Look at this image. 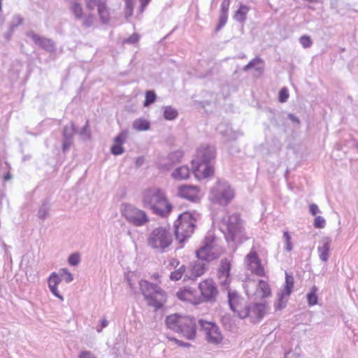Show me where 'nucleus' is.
<instances>
[{"label":"nucleus","instance_id":"obj_14","mask_svg":"<svg viewBox=\"0 0 358 358\" xmlns=\"http://www.w3.org/2000/svg\"><path fill=\"white\" fill-rule=\"evenodd\" d=\"M183 157V153L180 150H176L170 152L167 156L159 159L157 167L162 171H169L174 165L179 163Z\"/></svg>","mask_w":358,"mask_h":358},{"label":"nucleus","instance_id":"obj_8","mask_svg":"<svg viewBox=\"0 0 358 358\" xmlns=\"http://www.w3.org/2000/svg\"><path fill=\"white\" fill-rule=\"evenodd\" d=\"M234 197V191L230 185L225 182H217L211 189L209 199L212 203L225 206L229 204Z\"/></svg>","mask_w":358,"mask_h":358},{"label":"nucleus","instance_id":"obj_35","mask_svg":"<svg viewBox=\"0 0 358 358\" xmlns=\"http://www.w3.org/2000/svg\"><path fill=\"white\" fill-rule=\"evenodd\" d=\"M249 10V8L245 5L241 4L239 9L236 12L234 18L240 22H244L246 20V15Z\"/></svg>","mask_w":358,"mask_h":358},{"label":"nucleus","instance_id":"obj_11","mask_svg":"<svg viewBox=\"0 0 358 358\" xmlns=\"http://www.w3.org/2000/svg\"><path fill=\"white\" fill-rule=\"evenodd\" d=\"M199 289L201 292L199 297L202 302L214 303L218 296V289L215 282L212 279H206L199 284Z\"/></svg>","mask_w":358,"mask_h":358},{"label":"nucleus","instance_id":"obj_36","mask_svg":"<svg viewBox=\"0 0 358 358\" xmlns=\"http://www.w3.org/2000/svg\"><path fill=\"white\" fill-rule=\"evenodd\" d=\"M317 287L314 285L311 287L310 292L307 294V302L310 306H315L317 303Z\"/></svg>","mask_w":358,"mask_h":358},{"label":"nucleus","instance_id":"obj_41","mask_svg":"<svg viewBox=\"0 0 358 358\" xmlns=\"http://www.w3.org/2000/svg\"><path fill=\"white\" fill-rule=\"evenodd\" d=\"M68 262L71 266H76L78 265L80 262V255L78 252H75L71 255L68 258Z\"/></svg>","mask_w":358,"mask_h":358},{"label":"nucleus","instance_id":"obj_2","mask_svg":"<svg viewBox=\"0 0 358 358\" xmlns=\"http://www.w3.org/2000/svg\"><path fill=\"white\" fill-rule=\"evenodd\" d=\"M219 226L228 243H241L246 239L239 214L227 215L220 220Z\"/></svg>","mask_w":358,"mask_h":358},{"label":"nucleus","instance_id":"obj_29","mask_svg":"<svg viewBox=\"0 0 358 358\" xmlns=\"http://www.w3.org/2000/svg\"><path fill=\"white\" fill-rule=\"evenodd\" d=\"M50 201L49 199H45L43 200L41 206L38 210V217L40 220H45L50 215Z\"/></svg>","mask_w":358,"mask_h":358},{"label":"nucleus","instance_id":"obj_45","mask_svg":"<svg viewBox=\"0 0 358 358\" xmlns=\"http://www.w3.org/2000/svg\"><path fill=\"white\" fill-rule=\"evenodd\" d=\"M59 274L62 276V275H64L65 278H64V280L66 283H69L71 282V281L73 280V275L71 273H70L69 271V270L67 268H61L59 270Z\"/></svg>","mask_w":358,"mask_h":358},{"label":"nucleus","instance_id":"obj_34","mask_svg":"<svg viewBox=\"0 0 358 358\" xmlns=\"http://www.w3.org/2000/svg\"><path fill=\"white\" fill-rule=\"evenodd\" d=\"M70 10L73 14L75 18L78 20H80L83 17V10L82 6L77 2L71 3L70 6Z\"/></svg>","mask_w":358,"mask_h":358},{"label":"nucleus","instance_id":"obj_20","mask_svg":"<svg viewBox=\"0 0 358 358\" xmlns=\"http://www.w3.org/2000/svg\"><path fill=\"white\" fill-rule=\"evenodd\" d=\"M177 296L182 301L197 305L202 303L201 299L196 295V292L191 288H185L177 292Z\"/></svg>","mask_w":358,"mask_h":358},{"label":"nucleus","instance_id":"obj_19","mask_svg":"<svg viewBox=\"0 0 358 358\" xmlns=\"http://www.w3.org/2000/svg\"><path fill=\"white\" fill-rule=\"evenodd\" d=\"M215 158V148L210 145H202L197 150L195 159L214 163Z\"/></svg>","mask_w":358,"mask_h":358},{"label":"nucleus","instance_id":"obj_57","mask_svg":"<svg viewBox=\"0 0 358 358\" xmlns=\"http://www.w3.org/2000/svg\"><path fill=\"white\" fill-rule=\"evenodd\" d=\"M309 210L313 215H315L317 213H320V209L318 206L315 203H312L310 205Z\"/></svg>","mask_w":358,"mask_h":358},{"label":"nucleus","instance_id":"obj_63","mask_svg":"<svg viewBox=\"0 0 358 358\" xmlns=\"http://www.w3.org/2000/svg\"><path fill=\"white\" fill-rule=\"evenodd\" d=\"M13 31H11V27H10L8 32L5 36L7 40H10V38H11V36L13 35Z\"/></svg>","mask_w":358,"mask_h":358},{"label":"nucleus","instance_id":"obj_28","mask_svg":"<svg viewBox=\"0 0 358 358\" xmlns=\"http://www.w3.org/2000/svg\"><path fill=\"white\" fill-rule=\"evenodd\" d=\"M228 303L230 307V309L232 310L235 308L237 306L241 303H244V299L241 297L235 291H228Z\"/></svg>","mask_w":358,"mask_h":358},{"label":"nucleus","instance_id":"obj_31","mask_svg":"<svg viewBox=\"0 0 358 358\" xmlns=\"http://www.w3.org/2000/svg\"><path fill=\"white\" fill-rule=\"evenodd\" d=\"M257 292L261 293L262 298L268 297L271 294V290L268 283L263 280H259L257 284Z\"/></svg>","mask_w":358,"mask_h":358},{"label":"nucleus","instance_id":"obj_39","mask_svg":"<svg viewBox=\"0 0 358 358\" xmlns=\"http://www.w3.org/2000/svg\"><path fill=\"white\" fill-rule=\"evenodd\" d=\"M79 135L84 141L90 140L91 138V132L89 128V122L87 121L85 125L79 131Z\"/></svg>","mask_w":358,"mask_h":358},{"label":"nucleus","instance_id":"obj_48","mask_svg":"<svg viewBox=\"0 0 358 358\" xmlns=\"http://www.w3.org/2000/svg\"><path fill=\"white\" fill-rule=\"evenodd\" d=\"M103 0H86V7L90 10H93L95 8L98 9L99 4L101 3Z\"/></svg>","mask_w":358,"mask_h":358},{"label":"nucleus","instance_id":"obj_25","mask_svg":"<svg viewBox=\"0 0 358 358\" xmlns=\"http://www.w3.org/2000/svg\"><path fill=\"white\" fill-rule=\"evenodd\" d=\"M331 240L329 237H325L322 241V245L317 247V253L320 259L323 262H327L330 256V245Z\"/></svg>","mask_w":358,"mask_h":358},{"label":"nucleus","instance_id":"obj_27","mask_svg":"<svg viewBox=\"0 0 358 358\" xmlns=\"http://www.w3.org/2000/svg\"><path fill=\"white\" fill-rule=\"evenodd\" d=\"M190 170L186 165L180 166L171 173V177L176 180H187L189 178Z\"/></svg>","mask_w":358,"mask_h":358},{"label":"nucleus","instance_id":"obj_10","mask_svg":"<svg viewBox=\"0 0 358 358\" xmlns=\"http://www.w3.org/2000/svg\"><path fill=\"white\" fill-rule=\"evenodd\" d=\"M198 323L201 327V331L203 332L205 338L208 343L218 345L222 343L223 336L220 328L214 322L199 320Z\"/></svg>","mask_w":358,"mask_h":358},{"label":"nucleus","instance_id":"obj_38","mask_svg":"<svg viewBox=\"0 0 358 358\" xmlns=\"http://www.w3.org/2000/svg\"><path fill=\"white\" fill-rule=\"evenodd\" d=\"M186 271V267L182 265L178 270L172 272L170 275V279L172 280H179L182 278Z\"/></svg>","mask_w":358,"mask_h":358},{"label":"nucleus","instance_id":"obj_30","mask_svg":"<svg viewBox=\"0 0 358 358\" xmlns=\"http://www.w3.org/2000/svg\"><path fill=\"white\" fill-rule=\"evenodd\" d=\"M252 68H255L257 71L259 73H262L264 69L263 59L259 57H256L243 67V71H248Z\"/></svg>","mask_w":358,"mask_h":358},{"label":"nucleus","instance_id":"obj_21","mask_svg":"<svg viewBox=\"0 0 358 358\" xmlns=\"http://www.w3.org/2000/svg\"><path fill=\"white\" fill-rule=\"evenodd\" d=\"M231 270V263L227 259H222L220 268L218 269V279L220 283L226 287L229 282V275Z\"/></svg>","mask_w":358,"mask_h":358},{"label":"nucleus","instance_id":"obj_32","mask_svg":"<svg viewBox=\"0 0 358 358\" xmlns=\"http://www.w3.org/2000/svg\"><path fill=\"white\" fill-rule=\"evenodd\" d=\"M233 312L236 313L237 316L240 318H245L248 316L249 314V306L246 304V302L244 301V303H241L240 305L235 307V308L231 310Z\"/></svg>","mask_w":358,"mask_h":358},{"label":"nucleus","instance_id":"obj_33","mask_svg":"<svg viewBox=\"0 0 358 358\" xmlns=\"http://www.w3.org/2000/svg\"><path fill=\"white\" fill-rule=\"evenodd\" d=\"M133 128L138 131H147L150 129V122L143 118L136 119L132 124Z\"/></svg>","mask_w":358,"mask_h":358},{"label":"nucleus","instance_id":"obj_43","mask_svg":"<svg viewBox=\"0 0 358 358\" xmlns=\"http://www.w3.org/2000/svg\"><path fill=\"white\" fill-rule=\"evenodd\" d=\"M94 21V16L92 14H89L85 17H83L82 24L84 27L88 28L93 25Z\"/></svg>","mask_w":358,"mask_h":358},{"label":"nucleus","instance_id":"obj_26","mask_svg":"<svg viewBox=\"0 0 358 358\" xmlns=\"http://www.w3.org/2000/svg\"><path fill=\"white\" fill-rule=\"evenodd\" d=\"M97 12L100 21L103 24H108L110 21V9L106 0H103L101 3L99 4Z\"/></svg>","mask_w":358,"mask_h":358},{"label":"nucleus","instance_id":"obj_47","mask_svg":"<svg viewBox=\"0 0 358 358\" xmlns=\"http://www.w3.org/2000/svg\"><path fill=\"white\" fill-rule=\"evenodd\" d=\"M300 43L304 48H308L311 46L312 41L310 36L303 35L299 38Z\"/></svg>","mask_w":358,"mask_h":358},{"label":"nucleus","instance_id":"obj_6","mask_svg":"<svg viewBox=\"0 0 358 358\" xmlns=\"http://www.w3.org/2000/svg\"><path fill=\"white\" fill-rule=\"evenodd\" d=\"M173 242V236L169 229L163 227L155 228L149 234L147 243L152 249L163 253Z\"/></svg>","mask_w":358,"mask_h":358},{"label":"nucleus","instance_id":"obj_56","mask_svg":"<svg viewBox=\"0 0 358 358\" xmlns=\"http://www.w3.org/2000/svg\"><path fill=\"white\" fill-rule=\"evenodd\" d=\"M166 338L169 341H174L175 343H176L180 346L188 348V347H189L191 345L190 343H185V342L180 341L178 340L177 338H175L173 337H170V336H167Z\"/></svg>","mask_w":358,"mask_h":358},{"label":"nucleus","instance_id":"obj_46","mask_svg":"<svg viewBox=\"0 0 358 358\" xmlns=\"http://www.w3.org/2000/svg\"><path fill=\"white\" fill-rule=\"evenodd\" d=\"M326 221L322 216H316L314 222L313 226L317 229H323L325 227Z\"/></svg>","mask_w":358,"mask_h":358},{"label":"nucleus","instance_id":"obj_55","mask_svg":"<svg viewBox=\"0 0 358 358\" xmlns=\"http://www.w3.org/2000/svg\"><path fill=\"white\" fill-rule=\"evenodd\" d=\"M79 358H97L96 356L90 351H82L80 352Z\"/></svg>","mask_w":358,"mask_h":358},{"label":"nucleus","instance_id":"obj_5","mask_svg":"<svg viewBox=\"0 0 358 358\" xmlns=\"http://www.w3.org/2000/svg\"><path fill=\"white\" fill-rule=\"evenodd\" d=\"M199 215L196 212L186 211L180 214L174 223L175 234L179 243L190 237L195 229Z\"/></svg>","mask_w":358,"mask_h":358},{"label":"nucleus","instance_id":"obj_16","mask_svg":"<svg viewBox=\"0 0 358 358\" xmlns=\"http://www.w3.org/2000/svg\"><path fill=\"white\" fill-rule=\"evenodd\" d=\"M199 187L195 185H185L178 189V195L192 202H197L200 200Z\"/></svg>","mask_w":358,"mask_h":358},{"label":"nucleus","instance_id":"obj_9","mask_svg":"<svg viewBox=\"0 0 358 358\" xmlns=\"http://www.w3.org/2000/svg\"><path fill=\"white\" fill-rule=\"evenodd\" d=\"M121 213L125 220L135 227H143L150 222V219L144 210L131 204H123Z\"/></svg>","mask_w":358,"mask_h":358},{"label":"nucleus","instance_id":"obj_3","mask_svg":"<svg viewBox=\"0 0 358 358\" xmlns=\"http://www.w3.org/2000/svg\"><path fill=\"white\" fill-rule=\"evenodd\" d=\"M165 323L167 328L181 334L188 340H194L196 334V322L194 317L171 314L166 317Z\"/></svg>","mask_w":358,"mask_h":358},{"label":"nucleus","instance_id":"obj_59","mask_svg":"<svg viewBox=\"0 0 358 358\" xmlns=\"http://www.w3.org/2000/svg\"><path fill=\"white\" fill-rule=\"evenodd\" d=\"M141 3L140 12L143 13L145 7L148 5L151 0H139Z\"/></svg>","mask_w":358,"mask_h":358},{"label":"nucleus","instance_id":"obj_22","mask_svg":"<svg viewBox=\"0 0 358 358\" xmlns=\"http://www.w3.org/2000/svg\"><path fill=\"white\" fill-rule=\"evenodd\" d=\"M266 313V306L265 303H258L249 306V317L254 322H259L262 320Z\"/></svg>","mask_w":358,"mask_h":358},{"label":"nucleus","instance_id":"obj_49","mask_svg":"<svg viewBox=\"0 0 358 358\" xmlns=\"http://www.w3.org/2000/svg\"><path fill=\"white\" fill-rule=\"evenodd\" d=\"M110 151L114 155H120L124 153V150L121 145L114 143L110 148Z\"/></svg>","mask_w":358,"mask_h":358},{"label":"nucleus","instance_id":"obj_4","mask_svg":"<svg viewBox=\"0 0 358 358\" xmlns=\"http://www.w3.org/2000/svg\"><path fill=\"white\" fill-rule=\"evenodd\" d=\"M138 284L140 291L149 306L159 310L166 302V293L158 283L141 280Z\"/></svg>","mask_w":358,"mask_h":358},{"label":"nucleus","instance_id":"obj_44","mask_svg":"<svg viewBox=\"0 0 358 358\" xmlns=\"http://www.w3.org/2000/svg\"><path fill=\"white\" fill-rule=\"evenodd\" d=\"M128 131H122L115 138L114 143L122 145L126 141Z\"/></svg>","mask_w":358,"mask_h":358},{"label":"nucleus","instance_id":"obj_37","mask_svg":"<svg viewBox=\"0 0 358 358\" xmlns=\"http://www.w3.org/2000/svg\"><path fill=\"white\" fill-rule=\"evenodd\" d=\"M178 113L176 109L171 106H166L164 109V117L167 120H173L178 117Z\"/></svg>","mask_w":358,"mask_h":358},{"label":"nucleus","instance_id":"obj_23","mask_svg":"<svg viewBox=\"0 0 358 358\" xmlns=\"http://www.w3.org/2000/svg\"><path fill=\"white\" fill-rule=\"evenodd\" d=\"M207 269V264L203 262H196L192 266L191 269L185 274V278L194 280L204 274Z\"/></svg>","mask_w":358,"mask_h":358},{"label":"nucleus","instance_id":"obj_13","mask_svg":"<svg viewBox=\"0 0 358 358\" xmlns=\"http://www.w3.org/2000/svg\"><path fill=\"white\" fill-rule=\"evenodd\" d=\"M214 163L192 160L193 173L199 180L212 176L214 174Z\"/></svg>","mask_w":358,"mask_h":358},{"label":"nucleus","instance_id":"obj_60","mask_svg":"<svg viewBox=\"0 0 358 358\" xmlns=\"http://www.w3.org/2000/svg\"><path fill=\"white\" fill-rule=\"evenodd\" d=\"M288 117L292 122H295V123H296L298 124H300L299 119L296 116H295L294 114H292V113L289 114L288 115Z\"/></svg>","mask_w":358,"mask_h":358},{"label":"nucleus","instance_id":"obj_15","mask_svg":"<svg viewBox=\"0 0 358 358\" xmlns=\"http://www.w3.org/2000/svg\"><path fill=\"white\" fill-rule=\"evenodd\" d=\"M248 269L258 276H264L265 271L262 265L261 260L255 251L251 250L245 257Z\"/></svg>","mask_w":358,"mask_h":358},{"label":"nucleus","instance_id":"obj_52","mask_svg":"<svg viewBox=\"0 0 358 358\" xmlns=\"http://www.w3.org/2000/svg\"><path fill=\"white\" fill-rule=\"evenodd\" d=\"M289 93L285 87L282 88L279 92V101L281 103H285L287 101Z\"/></svg>","mask_w":358,"mask_h":358},{"label":"nucleus","instance_id":"obj_62","mask_svg":"<svg viewBox=\"0 0 358 358\" xmlns=\"http://www.w3.org/2000/svg\"><path fill=\"white\" fill-rule=\"evenodd\" d=\"M160 278V275L158 273H154L150 275V279L152 280H158Z\"/></svg>","mask_w":358,"mask_h":358},{"label":"nucleus","instance_id":"obj_51","mask_svg":"<svg viewBox=\"0 0 358 358\" xmlns=\"http://www.w3.org/2000/svg\"><path fill=\"white\" fill-rule=\"evenodd\" d=\"M283 237L285 238L286 245H285V250L287 252H290L292 250V244L291 243V236L288 231H285L283 234Z\"/></svg>","mask_w":358,"mask_h":358},{"label":"nucleus","instance_id":"obj_40","mask_svg":"<svg viewBox=\"0 0 358 358\" xmlns=\"http://www.w3.org/2000/svg\"><path fill=\"white\" fill-rule=\"evenodd\" d=\"M156 100V94L153 91H147L145 93V100L143 106H148L151 103H154Z\"/></svg>","mask_w":358,"mask_h":358},{"label":"nucleus","instance_id":"obj_18","mask_svg":"<svg viewBox=\"0 0 358 358\" xmlns=\"http://www.w3.org/2000/svg\"><path fill=\"white\" fill-rule=\"evenodd\" d=\"M76 132L77 129L73 122L64 127L62 132V150L64 152L68 150L73 144V136Z\"/></svg>","mask_w":358,"mask_h":358},{"label":"nucleus","instance_id":"obj_61","mask_svg":"<svg viewBox=\"0 0 358 358\" xmlns=\"http://www.w3.org/2000/svg\"><path fill=\"white\" fill-rule=\"evenodd\" d=\"M107 325H108V321L106 319H103L101 323V329H97V331L101 332L102 331V329L107 327Z\"/></svg>","mask_w":358,"mask_h":358},{"label":"nucleus","instance_id":"obj_64","mask_svg":"<svg viewBox=\"0 0 358 358\" xmlns=\"http://www.w3.org/2000/svg\"><path fill=\"white\" fill-rule=\"evenodd\" d=\"M5 180H9L11 178V175L10 173H7L5 177H4Z\"/></svg>","mask_w":358,"mask_h":358},{"label":"nucleus","instance_id":"obj_12","mask_svg":"<svg viewBox=\"0 0 358 358\" xmlns=\"http://www.w3.org/2000/svg\"><path fill=\"white\" fill-rule=\"evenodd\" d=\"M294 287V278L288 273H285V282L283 288L278 293V302L275 307L278 310L284 308L286 306L287 297L291 294Z\"/></svg>","mask_w":358,"mask_h":358},{"label":"nucleus","instance_id":"obj_17","mask_svg":"<svg viewBox=\"0 0 358 358\" xmlns=\"http://www.w3.org/2000/svg\"><path fill=\"white\" fill-rule=\"evenodd\" d=\"M26 36L31 38L34 43L42 49L49 52H52L55 50L54 42L50 38L39 36L34 31H28L26 33Z\"/></svg>","mask_w":358,"mask_h":358},{"label":"nucleus","instance_id":"obj_58","mask_svg":"<svg viewBox=\"0 0 358 358\" xmlns=\"http://www.w3.org/2000/svg\"><path fill=\"white\" fill-rule=\"evenodd\" d=\"M139 39L138 35L134 34L127 39V42L129 43H135Z\"/></svg>","mask_w":358,"mask_h":358},{"label":"nucleus","instance_id":"obj_7","mask_svg":"<svg viewBox=\"0 0 358 358\" xmlns=\"http://www.w3.org/2000/svg\"><path fill=\"white\" fill-rule=\"evenodd\" d=\"M223 252L224 249L218 244L217 239L213 234H208L203 246L196 250V255L201 260L211 262L219 258Z\"/></svg>","mask_w":358,"mask_h":358},{"label":"nucleus","instance_id":"obj_42","mask_svg":"<svg viewBox=\"0 0 358 358\" xmlns=\"http://www.w3.org/2000/svg\"><path fill=\"white\" fill-rule=\"evenodd\" d=\"M23 18L20 15H15L13 17V20L10 24L11 31H14L19 25L23 23Z\"/></svg>","mask_w":358,"mask_h":358},{"label":"nucleus","instance_id":"obj_54","mask_svg":"<svg viewBox=\"0 0 358 358\" xmlns=\"http://www.w3.org/2000/svg\"><path fill=\"white\" fill-rule=\"evenodd\" d=\"M231 0H223L221 4L220 13H228Z\"/></svg>","mask_w":358,"mask_h":358},{"label":"nucleus","instance_id":"obj_1","mask_svg":"<svg viewBox=\"0 0 358 358\" xmlns=\"http://www.w3.org/2000/svg\"><path fill=\"white\" fill-rule=\"evenodd\" d=\"M142 203L144 208L162 217L168 216L173 208L165 191L157 187H150L143 192Z\"/></svg>","mask_w":358,"mask_h":358},{"label":"nucleus","instance_id":"obj_53","mask_svg":"<svg viewBox=\"0 0 358 358\" xmlns=\"http://www.w3.org/2000/svg\"><path fill=\"white\" fill-rule=\"evenodd\" d=\"M134 1L125 3V17L129 18L133 14Z\"/></svg>","mask_w":358,"mask_h":358},{"label":"nucleus","instance_id":"obj_50","mask_svg":"<svg viewBox=\"0 0 358 358\" xmlns=\"http://www.w3.org/2000/svg\"><path fill=\"white\" fill-rule=\"evenodd\" d=\"M227 17H228V13H220L219 24L217 26L216 31H219L227 23Z\"/></svg>","mask_w":358,"mask_h":358},{"label":"nucleus","instance_id":"obj_24","mask_svg":"<svg viewBox=\"0 0 358 358\" xmlns=\"http://www.w3.org/2000/svg\"><path fill=\"white\" fill-rule=\"evenodd\" d=\"M62 279L59 274L53 272L50 274L48 279V287L53 295L57 297L60 301H64V297L58 291L57 285L61 282Z\"/></svg>","mask_w":358,"mask_h":358}]
</instances>
